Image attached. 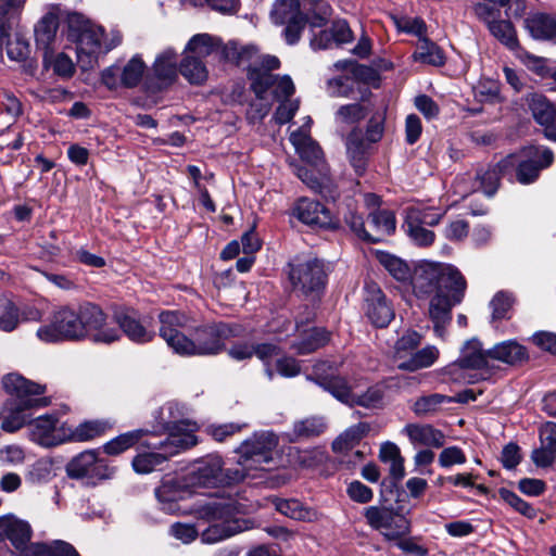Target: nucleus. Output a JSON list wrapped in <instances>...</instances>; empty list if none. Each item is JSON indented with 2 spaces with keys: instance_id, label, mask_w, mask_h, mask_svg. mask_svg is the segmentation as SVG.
<instances>
[{
  "instance_id": "obj_3",
  "label": "nucleus",
  "mask_w": 556,
  "mask_h": 556,
  "mask_svg": "<svg viewBox=\"0 0 556 556\" xmlns=\"http://www.w3.org/2000/svg\"><path fill=\"white\" fill-rule=\"evenodd\" d=\"M289 139L301 159L307 164L296 168V176L313 191L325 198L334 199L336 187L318 143L311 138L307 131L303 130L292 131Z\"/></svg>"
},
{
  "instance_id": "obj_14",
  "label": "nucleus",
  "mask_w": 556,
  "mask_h": 556,
  "mask_svg": "<svg viewBox=\"0 0 556 556\" xmlns=\"http://www.w3.org/2000/svg\"><path fill=\"white\" fill-rule=\"evenodd\" d=\"M270 18L276 25H286L283 36L289 45L300 40L307 23L306 15L301 11L300 0H276Z\"/></svg>"
},
{
  "instance_id": "obj_16",
  "label": "nucleus",
  "mask_w": 556,
  "mask_h": 556,
  "mask_svg": "<svg viewBox=\"0 0 556 556\" xmlns=\"http://www.w3.org/2000/svg\"><path fill=\"white\" fill-rule=\"evenodd\" d=\"M250 81L252 90L260 100L265 98L268 90H271L277 101L290 100L295 90L289 76L279 77L262 70H253L250 74Z\"/></svg>"
},
{
  "instance_id": "obj_25",
  "label": "nucleus",
  "mask_w": 556,
  "mask_h": 556,
  "mask_svg": "<svg viewBox=\"0 0 556 556\" xmlns=\"http://www.w3.org/2000/svg\"><path fill=\"white\" fill-rule=\"evenodd\" d=\"M366 315L377 327H386L394 318V311L376 283L366 286Z\"/></svg>"
},
{
  "instance_id": "obj_61",
  "label": "nucleus",
  "mask_w": 556,
  "mask_h": 556,
  "mask_svg": "<svg viewBox=\"0 0 556 556\" xmlns=\"http://www.w3.org/2000/svg\"><path fill=\"white\" fill-rule=\"evenodd\" d=\"M501 496L505 501V503H507L511 508H514L521 515L528 517L529 519H533L536 517V509L529 503L520 498L516 493L508 490H502Z\"/></svg>"
},
{
  "instance_id": "obj_18",
  "label": "nucleus",
  "mask_w": 556,
  "mask_h": 556,
  "mask_svg": "<svg viewBox=\"0 0 556 556\" xmlns=\"http://www.w3.org/2000/svg\"><path fill=\"white\" fill-rule=\"evenodd\" d=\"M464 293L465 291L444 290L428 299V313L437 336L443 337L444 328L452 319V307L462 302Z\"/></svg>"
},
{
  "instance_id": "obj_52",
  "label": "nucleus",
  "mask_w": 556,
  "mask_h": 556,
  "mask_svg": "<svg viewBox=\"0 0 556 556\" xmlns=\"http://www.w3.org/2000/svg\"><path fill=\"white\" fill-rule=\"evenodd\" d=\"M421 334L415 330L405 331L395 342L394 345V357L397 363L406 358L407 355H412L413 352L421 343Z\"/></svg>"
},
{
  "instance_id": "obj_45",
  "label": "nucleus",
  "mask_w": 556,
  "mask_h": 556,
  "mask_svg": "<svg viewBox=\"0 0 556 556\" xmlns=\"http://www.w3.org/2000/svg\"><path fill=\"white\" fill-rule=\"evenodd\" d=\"M367 422H358L346 429L332 443L334 452H344L354 447L369 432Z\"/></svg>"
},
{
  "instance_id": "obj_20",
  "label": "nucleus",
  "mask_w": 556,
  "mask_h": 556,
  "mask_svg": "<svg viewBox=\"0 0 556 556\" xmlns=\"http://www.w3.org/2000/svg\"><path fill=\"white\" fill-rule=\"evenodd\" d=\"M67 475L71 478L81 479H108L113 470L98 457L94 450L85 451L75 456L66 467Z\"/></svg>"
},
{
  "instance_id": "obj_4",
  "label": "nucleus",
  "mask_w": 556,
  "mask_h": 556,
  "mask_svg": "<svg viewBox=\"0 0 556 556\" xmlns=\"http://www.w3.org/2000/svg\"><path fill=\"white\" fill-rule=\"evenodd\" d=\"M414 295L427 300L431 294L444 290L465 291L467 282L462 273L452 264L421 261L417 263L410 276Z\"/></svg>"
},
{
  "instance_id": "obj_51",
  "label": "nucleus",
  "mask_w": 556,
  "mask_h": 556,
  "mask_svg": "<svg viewBox=\"0 0 556 556\" xmlns=\"http://www.w3.org/2000/svg\"><path fill=\"white\" fill-rule=\"evenodd\" d=\"M146 64L139 55L132 56L123 68H121V84L127 88L136 87L142 79Z\"/></svg>"
},
{
  "instance_id": "obj_57",
  "label": "nucleus",
  "mask_w": 556,
  "mask_h": 556,
  "mask_svg": "<svg viewBox=\"0 0 556 556\" xmlns=\"http://www.w3.org/2000/svg\"><path fill=\"white\" fill-rule=\"evenodd\" d=\"M367 114V109L359 103L342 105L336 113V121L341 124H355Z\"/></svg>"
},
{
  "instance_id": "obj_7",
  "label": "nucleus",
  "mask_w": 556,
  "mask_h": 556,
  "mask_svg": "<svg viewBox=\"0 0 556 556\" xmlns=\"http://www.w3.org/2000/svg\"><path fill=\"white\" fill-rule=\"evenodd\" d=\"M554 160V154L548 148L527 147L520 152L509 154L501 162L498 166L504 173L516 169V177L520 184H531L540 175V172L548 167Z\"/></svg>"
},
{
  "instance_id": "obj_32",
  "label": "nucleus",
  "mask_w": 556,
  "mask_h": 556,
  "mask_svg": "<svg viewBox=\"0 0 556 556\" xmlns=\"http://www.w3.org/2000/svg\"><path fill=\"white\" fill-rule=\"evenodd\" d=\"M153 72L159 79L156 89L170 85L177 77V53L170 48L161 52L154 61Z\"/></svg>"
},
{
  "instance_id": "obj_39",
  "label": "nucleus",
  "mask_w": 556,
  "mask_h": 556,
  "mask_svg": "<svg viewBox=\"0 0 556 556\" xmlns=\"http://www.w3.org/2000/svg\"><path fill=\"white\" fill-rule=\"evenodd\" d=\"M182 484L176 479L165 480L155 489V496L167 513L176 510V503L182 498Z\"/></svg>"
},
{
  "instance_id": "obj_58",
  "label": "nucleus",
  "mask_w": 556,
  "mask_h": 556,
  "mask_svg": "<svg viewBox=\"0 0 556 556\" xmlns=\"http://www.w3.org/2000/svg\"><path fill=\"white\" fill-rule=\"evenodd\" d=\"M271 503L275 508L282 515L295 519L302 520L306 517V511L302 504L296 500H283L279 497L271 498Z\"/></svg>"
},
{
  "instance_id": "obj_8",
  "label": "nucleus",
  "mask_w": 556,
  "mask_h": 556,
  "mask_svg": "<svg viewBox=\"0 0 556 556\" xmlns=\"http://www.w3.org/2000/svg\"><path fill=\"white\" fill-rule=\"evenodd\" d=\"M247 478L243 469L224 468V462L218 455H208L197 462L188 473L187 483L192 486H226L239 483Z\"/></svg>"
},
{
  "instance_id": "obj_47",
  "label": "nucleus",
  "mask_w": 556,
  "mask_h": 556,
  "mask_svg": "<svg viewBox=\"0 0 556 556\" xmlns=\"http://www.w3.org/2000/svg\"><path fill=\"white\" fill-rule=\"evenodd\" d=\"M109 428V422L102 420H89L79 424L71 433L67 440L86 442L102 435Z\"/></svg>"
},
{
  "instance_id": "obj_31",
  "label": "nucleus",
  "mask_w": 556,
  "mask_h": 556,
  "mask_svg": "<svg viewBox=\"0 0 556 556\" xmlns=\"http://www.w3.org/2000/svg\"><path fill=\"white\" fill-rule=\"evenodd\" d=\"M402 432L414 445L441 447L445 442L444 433L431 425L407 424Z\"/></svg>"
},
{
  "instance_id": "obj_60",
  "label": "nucleus",
  "mask_w": 556,
  "mask_h": 556,
  "mask_svg": "<svg viewBox=\"0 0 556 556\" xmlns=\"http://www.w3.org/2000/svg\"><path fill=\"white\" fill-rule=\"evenodd\" d=\"M26 0H0V15L9 25H18Z\"/></svg>"
},
{
  "instance_id": "obj_27",
  "label": "nucleus",
  "mask_w": 556,
  "mask_h": 556,
  "mask_svg": "<svg viewBox=\"0 0 556 556\" xmlns=\"http://www.w3.org/2000/svg\"><path fill=\"white\" fill-rule=\"evenodd\" d=\"M529 108L533 118L544 127V135L547 139L556 141V109L542 94L533 93L529 99Z\"/></svg>"
},
{
  "instance_id": "obj_23",
  "label": "nucleus",
  "mask_w": 556,
  "mask_h": 556,
  "mask_svg": "<svg viewBox=\"0 0 556 556\" xmlns=\"http://www.w3.org/2000/svg\"><path fill=\"white\" fill-rule=\"evenodd\" d=\"M190 320V317L180 311H163L159 314V334L176 354L182 344L180 337L187 336L181 329L189 327Z\"/></svg>"
},
{
  "instance_id": "obj_24",
  "label": "nucleus",
  "mask_w": 556,
  "mask_h": 556,
  "mask_svg": "<svg viewBox=\"0 0 556 556\" xmlns=\"http://www.w3.org/2000/svg\"><path fill=\"white\" fill-rule=\"evenodd\" d=\"M292 213L299 220L315 228L329 229L336 226L330 211L316 200L299 199Z\"/></svg>"
},
{
  "instance_id": "obj_46",
  "label": "nucleus",
  "mask_w": 556,
  "mask_h": 556,
  "mask_svg": "<svg viewBox=\"0 0 556 556\" xmlns=\"http://www.w3.org/2000/svg\"><path fill=\"white\" fill-rule=\"evenodd\" d=\"M509 0H479L472 7L473 14L486 25L500 20L503 8L508 7Z\"/></svg>"
},
{
  "instance_id": "obj_54",
  "label": "nucleus",
  "mask_w": 556,
  "mask_h": 556,
  "mask_svg": "<svg viewBox=\"0 0 556 556\" xmlns=\"http://www.w3.org/2000/svg\"><path fill=\"white\" fill-rule=\"evenodd\" d=\"M384 392L379 386L369 387L364 393H353L350 406H362L365 408H380L383 403Z\"/></svg>"
},
{
  "instance_id": "obj_9",
  "label": "nucleus",
  "mask_w": 556,
  "mask_h": 556,
  "mask_svg": "<svg viewBox=\"0 0 556 556\" xmlns=\"http://www.w3.org/2000/svg\"><path fill=\"white\" fill-rule=\"evenodd\" d=\"M230 506L223 503H207L197 509V516L214 522L201 534L203 543L213 544L228 539L243 529L238 520L230 518Z\"/></svg>"
},
{
  "instance_id": "obj_38",
  "label": "nucleus",
  "mask_w": 556,
  "mask_h": 556,
  "mask_svg": "<svg viewBox=\"0 0 556 556\" xmlns=\"http://www.w3.org/2000/svg\"><path fill=\"white\" fill-rule=\"evenodd\" d=\"M329 332L324 328H309L302 331V339L292 344L298 354H309L324 346L329 341Z\"/></svg>"
},
{
  "instance_id": "obj_43",
  "label": "nucleus",
  "mask_w": 556,
  "mask_h": 556,
  "mask_svg": "<svg viewBox=\"0 0 556 556\" xmlns=\"http://www.w3.org/2000/svg\"><path fill=\"white\" fill-rule=\"evenodd\" d=\"M43 63L61 78H71L75 73L74 62L64 52L54 53V50L43 52Z\"/></svg>"
},
{
  "instance_id": "obj_44",
  "label": "nucleus",
  "mask_w": 556,
  "mask_h": 556,
  "mask_svg": "<svg viewBox=\"0 0 556 556\" xmlns=\"http://www.w3.org/2000/svg\"><path fill=\"white\" fill-rule=\"evenodd\" d=\"M490 33L509 50L520 48L517 31L508 20H497L488 25Z\"/></svg>"
},
{
  "instance_id": "obj_33",
  "label": "nucleus",
  "mask_w": 556,
  "mask_h": 556,
  "mask_svg": "<svg viewBox=\"0 0 556 556\" xmlns=\"http://www.w3.org/2000/svg\"><path fill=\"white\" fill-rule=\"evenodd\" d=\"M489 350H483L480 341L476 339L468 340L462 349L459 358L456 361L460 368L479 369L489 364Z\"/></svg>"
},
{
  "instance_id": "obj_11",
  "label": "nucleus",
  "mask_w": 556,
  "mask_h": 556,
  "mask_svg": "<svg viewBox=\"0 0 556 556\" xmlns=\"http://www.w3.org/2000/svg\"><path fill=\"white\" fill-rule=\"evenodd\" d=\"M198 439L194 434H172L159 444H152L157 452H146L138 454L132 459V467L138 473H150L181 451H186L197 445ZM151 447V445H148Z\"/></svg>"
},
{
  "instance_id": "obj_2",
  "label": "nucleus",
  "mask_w": 556,
  "mask_h": 556,
  "mask_svg": "<svg viewBox=\"0 0 556 556\" xmlns=\"http://www.w3.org/2000/svg\"><path fill=\"white\" fill-rule=\"evenodd\" d=\"M4 390L12 396L3 407L1 429L13 433L28 426L33 409L49 405L48 397L41 396L46 387L30 381L18 374H8L2 379Z\"/></svg>"
},
{
  "instance_id": "obj_40",
  "label": "nucleus",
  "mask_w": 556,
  "mask_h": 556,
  "mask_svg": "<svg viewBox=\"0 0 556 556\" xmlns=\"http://www.w3.org/2000/svg\"><path fill=\"white\" fill-rule=\"evenodd\" d=\"M413 58L417 62L433 66H442L445 63V56L441 48L425 36L419 38Z\"/></svg>"
},
{
  "instance_id": "obj_53",
  "label": "nucleus",
  "mask_w": 556,
  "mask_h": 556,
  "mask_svg": "<svg viewBox=\"0 0 556 556\" xmlns=\"http://www.w3.org/2000/svg\"><path fill=\"white\" fill-rule=\"evenodd\" d=\"M12 35L7 38V54L8 58L15 62L26 61L30 53V46L28 40L18 31H13Z\"/></svg>"
},
{
  "instance_id": "obj_1",
  "label": "nucleus",
  "mask_w": 556,
  "mask_h": 556,
  "mask_svg": "<svg viewBox=\"0 0 556 556\" xmlns=\"http://www.w3.org/2000/svg\"><path fill=\"white\" fill-rule=\"evenodd\" d=\"M38 339L45 343L80 342L111 344L121 339L116 327L97 304L84 302L77 306H61L50 315L49 323L38 328Z\"/></svg>"
},
{
  "instance_id": "obj_48",
  "label": "nucleus",
  "mask_w": 556,
  "mask_h": 556,
  "mask_svg": "<svg viewBox=\"0 0 556 556\" xmlns=\"http://www.w3.org/2000/svg\"><path fill=\"white\" fill-rule=\"evenodd\" d=\"M179 72L191 84H202L207 78V70L201 59L189 53L181 61Z\"/></svg>"
},
{
  "instance_id": "obj_56",
  "label": "nucleus",
  "mask_w": 556,
  "mask_h": 556,
  "mask_svg": "<svg viewBox=\"0 0 556 556\" xmlns=\"http://www.w3.org/2000/svg\"><path fill=\"white\" fill-rule=\"evenodd\" d=\"M369 218L376 229L384 235H392L396 228V218L392 211L377 210L369 214Z\"/></svg>"
},
{
  "instance_id": "obj_10",
  "label": "nucleus",
  "mask_w": 556,
  "mask_h": 556,
  "mask_svg": "<svg viewBox=\"0 0 556 556\" xmlns=\"http://www.w3.org/2000/svg\"><path fill=\"white\" fill-rule=\"evenodd\" d=\"M186 52L200 59L218 54L226 61L241 65L245 60L251 59L255 50L253 46L243 47L236 42H229L223 46L220 39L217 37L208 34H198L189 40Z\"/></svg>"
},
{
  "instance_id": "obj_30",
  "label": "nucleus",
  "mask_w": 556,
  "mask_h": 556,
  "mask_svg": "<svg viewBox=\"0 0 556 556\" xmlns=\"http://www.w3.org/2000/svg\"><path fill=\"white\" fill-rule=\"evenodd\" d=\"M491 359L509 366H519L528 362L529 353L526 346L516 340H506L489 349Z\"/></svg>"
},
{
  "instance_id": "obj_36",
  "label": "nucleus",
  "mask_w": 556,
  "mask_h": 556,
  "mask_svg": "<svg viewBox=\"0 0 556 556\" xmlns=\"http://www.w3.org/2000/svg\"><path fill=\"white\" fill-rule=\"evenodd\" d=\"M317 384L343 404L350 406L353 391L349 381L341 376H325L316 380Z\"/></svg>"
},
{
  "instance_id": "obj_29",
  "label": "nucleus",
  "mask_w": 556,
  "mask_h": 556,
  "mask_svg": "<svg viewBox=\"0 0 556 556\" xmlns=\"http://www.w3.org/2000/svg\"><path fill=\"white\" fill-rule=\"evenodd\" d=\"M30 526L14 516L0 518V542L8 539L15 548L22 549L30 540Z\"/></svg>"
},
{
  "instance_id": "obj_42",
  "label": "nucleus",
  "mask_w": 556,
  "mask_h": 556,
  "mask_svg": "<svg viewBox=\"0 0 556 556\" xmlns=\"http://www.w3.org/2000/svg\"><path fill=\"white\" fill-rule=\"evenodd\" d=\"M346 149L351 163L356 173L363 174L367 163L368 143L361 139L355 131H353L346 139Z\"/></svg>"
},
{
  "instance_id": "obj_34",
  "label": "nucleus",
  "mask_w": 556,
  "mask_h": 556,
  "mask_svg": "<svg viewBox=\"0 0 556 556\" xmlns=\"http://www.w3.org/2000/svg\"><path fill=\"white\" fill-rule=\"evenodd\" d=\"M327 429V422L324 417L311 416L296 420L293 424L292 431L289 433L290 441L308 440L321 435Z\"/></svg>"
},
{
  "instance_id": "obj_63",
  "label": "nucleus",
  "mask_w": 556,
  "mask_h": 556,
  "mask_svg": "<svg viewBox=\"0 0 556 556\" xmlns=\"http://www.w3.org/2000/svg\"><path fill=\"white\" fill-rule=\"evenodd\" d=\"M520 59L525 66L540 77L552 75L548 67V60L545 58L533 55L529 52H522Z\"/></svg>"
},
{
  "instance_id": "obj_50",
  "label": "nucleus",
  "mask_w": 556,
  "mask_h": 556,
  "mask_svg": "<svg viewBox=\"0 0 556 556\" xmlns=\"http://www.w3.org/2000/svg\"><path fill=\"white\" fill-rule=\"evenodd\" d=\"M146 434L144 430H134L125 432L103 445V450L108 455H118L134 446Z\"/></svg>"
},
{
  "instance_id": "obj_62",
  "label": "nucleus",
  "mask_w": 556,
  "mask_h": 556,
  "mask_svg": "<svg viewBox=\"0 0 556 556\" xmlns=\"http://www.w3.org/2000/svg\"><path fill=\"white\" fill-rule=\"evenodd\" d=\"M309 5L313 14L312 25L320 27L327 23L331 16L332 9L326 0H304Z\"/></svg>"
},
{
  "instance_id": "obj_37",
  "label": "nucleus",
  "mask_w": 556,
  "mask_h": 556,
  "mask_svg": "<svg viewBox=\"0 0 556 556\" xmlns=\"http://www.w3.org/2000/svg\"><path fill=\"white\" fill-rule=\"evenodd\" d=\"M439 350L434 345H427L414 352L409 357L397 363V367L407 371H417L432 366L439 357Z\"/></svg>"
},
{
  "instance_id": "obj_21",
  "label": "nucleus",
  "mask_w": 556,
  "mask_h": 556,
  "mask_svg": "<svg viewBox=\"0 0 556 556\" xmlns=\"http://www.w3.org/2000/svg\"><path fill=\"white\" fill-rule=\"evenodd\" d=\"M60 16L61 8L58 4H49L34 26L36 46L43 52L54 50L59 45Z\"/></svg>"
},
{
  "instance_id": "obj_15",
  "label": "nucleus",
  "mask_w": 556,
  "mask_h": 556,
  "mask_svg": "<svg viewBox=\"0 0 556 556\" xmlns=\"http://www.w3.org/2000/svg\"><path fill=\"white\" fill-rule=\"evenodd\" d=\"M364 516L367 523L380 531L388 541L399 540L410 531L409 521L387 507L369 506L365 509Z\"/></svg>"
},
{
  "instance_id": "obj_17",
  "label": "nucleus",
  "mask_w": 556,
  "mask_h": 556,
  "mask_svg": "<svg viewBox=\"0 0 556 556\" xmlns=\"http://www.w3.org/2000/svg\"><path fill=\"white\" fill-rule=\"evenodd\" d=\"M28 435L33 442L45 447L56 446L67 440V432L64 426H59L55 415H43L30 419Z\"/></svg>"
},
{
  "instance_id": "obj_13",
  "label": "nucleus",
  "mask_w": 556,
  "mask_h": 556,
  "mask_svg": "<svg viewBox=\"0 0 556 556\" xmlns=\"http://www.w3.org/2000/svg\"><path fill=\"white\" fill-rule=\"evenodd\" d=\"M289 266V278L295 290L305 295H318L325 289L327 271L323 261L307 258Z\"/></svg>"
},
{
  "instance_id": "obj_5",
  "label": "nucleus",
  "mask_w": 556,
  "mask_h": 556,
  "mask_svg": "<svg viewBox=\"0 0 556 556\" xmlns=\"http://www.w3.org/2000/svg\"><path fill=\"white\" fill-rule=\"evenodd\" d=\"M240 327L223 321L208 323L194 328L193 332L180 337L182 344L179 346L180 356H211L225 350L226 340L237 337Z\"/></svg>"
},
{
  "instance_id": "obj_59",
  "label": "nucleus",
  "mask_w": 556,
  "mask_h": 556,
  "mask_svg": "<svg viewBox=\"0 0 556 556\" xmlns=\"http://www.w3.org/2000/svg\"><path fill=\"white\" fill-rule=\"evenodd\" d=\"M254 355L261 359L266 368V375L269 379H273L274 371L271 368L268 367L269 363L273 361V358L277 357L281 353V349L278 344L273 342H264L254 344Z\"/></svg>"
},
{
  "instance_id": "obj_22",
  "label": "nucleus",
  "mask_w": 556,
  "mask_h": 556,
  "mask_svg": "<svg viewBox=\"0 0 556 556\" xmlns=\"http://www.w3.org/2000/svg\"><path fill=\"white\" fill-rule=\"evenodd\" d=\"M186 407L175 401L165 403L157 412L156 420L159 426L172 434H194L198 429L195 422L186 418Z\"/></svg>"
},
{
  "instance_id": "obj_64",
  "label": "nucleus",
  "mask_w": 556,
  "mask_h": 556,
  "mask_svg": "<svg viewBox=\"0 0 556 556\" xmlns=\"http://www.w3.org/2000/svg\"><path fill=\"white\" fill-rule=\"evenodd\" d=\"M329 34L337 43H348L353 40V33L344 20L334 21L329 31H323L320 39L328 38Z\"/></svg>"
},
{
  "instance_id": "obj_6",
  "label": "nucleus",
  "mask_w": 556,
  "mask_h": 556,
  "mask_svg": "<svg viewBox=\"0 0 556 556\" xmlns=\"http://www.w3.org/2000/svg\"><path fill=\"white\" fill-rule=\"evenodd\" d=\"M103 28L79 13L67 16V38L76 43V52L83 68L93 67L102 55Z\"/></svg>"
},
{
  "instance_id": "obj_41",
  "label": "nucleus",
  "mask_w": 556,
  "mask_h": 556,
  "mask_svg": "<svg viewBox=\"0 0 556 556\" xmlns=\"http://www.w3.org/2000/svg\"><path fill=\"white\" fill-rule=\"evenodd\" d=\"M451 399L447 395L440 393H432L419 396L412 405V410L418 417H426L437 414L445 404H451Z\"/></svg>"
},
{
  "instance_id": "obj_28",
  "label": "nucleus",
  "mask_w": 556,
  "mask_h": 556,
  "mask_svg": "<svg viewBox=\"0 0 556 556\" xmlns=\"http://www.w3.org/2000/svg\"><path fill=\"white\" fill-rule=\"evenodd\" d=\"M523 27L534 40L556 43V15L531 13L523 20Z\"/></svg>"
},
{
  "instance_id": "obj_55",
  "label": "nucleus",
  "mask_w": 556,
  "mask_h": 556,
  "mask_svg": "<svg viewBox=\"0 0 556 556\" xmlns=\"http://www.w3.org/2000/svg\"><path fill=\"white\" fill-rule=\"evenodd\" d=\"M20 323V312L13 301L9 299L0 300V330L5 332L13 331Z\"/></svg>"
},
{
  "instance_id": "obj_49",
  "label": "nucleus",
  "mask_w": 556,
  "mask_h": 556,
  "mask_svg": "<svg viewBox=\"0 0 556 556\" xmlns=\"http://www.w3.org/2000/svg\"><path fill=\"white\" fill-rule=\"evenodd\" d=\"M500 174H505L501 170L498 164L494 167L480 169L476 175V186L473 190H481L488 197H492L500 184Z\"/></svg>"
},
{
  "instance_id": "obj_19",
  "label": "nucleus",
  "mask_w": 556,
  "mask_h": 556,
  "mask_svg": "<svg viewBox=\"0 0 556 556\" xmlns=\"http://www.w3.org/2000/svg\"><path fill=\"white\" fill-rule=\"evenodd\" d=\"M404 212L403 228L408 237L418 243H432L434 241V233L424 228V225H437L442 218V214L417 207H407Z\"/></svg>"
},
{
  "instance_id": "obj_26",
  "label": "nucleus",
  "mask_w": 556,
  "mask_h": 556,
  "mask_svg": "<svg viewBox=\"0 0 556 556\" xmlns=\"http://www.w3.org/2000/svg\"><path fill=\"white\" fill-rule=\"evenodd\" d=\"M113 320L118 325V331H123L125 336L132 342L147 343L152 341L155 333L148 330L139 320L138 315L130 308H121L115 311ZM122 334V332H119Z\"/></svg>"
},
{
  "instance_id": "obj_12",
  "label": "nucleus",
  "mask_w": 556,
  "mask_h": 556,
  "mask_svg": "<svg viewBox=\"0 0 556 556\" xmlns=\"http://www.w3.org/2000/svg\"><path fill=\"white\" fill-rule=\"evenodd\" d=\"M278 445V438L273 432L255 433L243 441L236 452L239 454L238 468L249 476V470L258 468L273 460V453Z\"/></svg>"
},
{
  "instance_id": "obj_35",
  "label": "nucleus",
  "mask_w": 556,
  "mask_h": 556,
  "mask_svg": "<svg viewBox=\"0 0 556 556\" xmlns=\"http://www.w3.org/2000/svg\"><path fill=\"white\" fill-rule=\"evenodd\" d=\"M375 255L379 264L397 281L406 282L410 279L413 269L401 257L382 250H376Z\"/></svg>"
}]
</instances>
